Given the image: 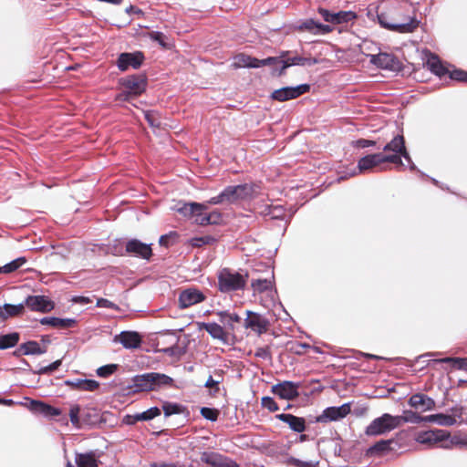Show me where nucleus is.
I'll return each mask as SVG.
<instances>
[{"mask_svg": "<svg viewBox=\"0 0 467 467\" xmlns=\"http://www.w3.org/2000/svg\"><path fill=\"white\" fill-rule=\"evenodd\" d=\"M317 13L327 24H323L314 18H306L298 22L296 29L315 36H325L333 31L334 28L331 25L348 24L358 17L357 13L350 10L334 12L324 7H318Z\"/></svg>", "mask_w": 467, "mask_h": 467, "instance_id": "obj_1", "label": "nucleus"}, {"mask_svg": "<svg viewBox=\"0 0 467 467\" xmlns=\"http://www.w3.org/2000/svg\"><path fill=\"white\" fill-rule=\"evenodd\" d=\"M261 187L256 182L226 186L218 195L208 200L211 204H235L258 196Z\"/></svg>", "mask_w": 467, "mask_h": 467, "instance_id": "obj_2", "label": "nucleus"}, {"mask_svg": "<svg viewBox=\"0 0 467 467\" xmlns=\"http://www.w3.org/2000/svg\"><path fill=\"white\" fill-rule=\"evenodd\" d=\"M122 90L115 96L116 102H131L143 94L148 88L146 74H131L119 79Z\"/></svg>", "mask_w": 467, "mask_h": 467, "instance_id": "obj_3", "label": "nucleus"}, {"mask_svg": "<svg viewBox=\"0 0 467 467\" xmlns=\"http://www.w3.org/2000/svg\"><path fill=\"white\" fill-rule=\"evenodd\" d=\"M248 274L230 268H223L218 273V289L222 293L242 290L246 285Z\"/></svg>", "mask_w": 467, "mask_h": 467, "instance_id": "obj_4", "label": "nucleus"}, {"mask_svg": "<svg viewBox=\"0 0 467 467\" xmlns=\"http://www.w3.org/2000/svg\"><path fill=\"white\" fill-rule=\"evenodd\" d=\"M384 162H390L400 165L402 164V161L397 154H385L382 152L368 154L359 159L358 161L357 170H354L350 173V176H355L358 173H363L368 171H371L373 168Z\"/></svg>", "mask_w": 467, "mask_h": 467, "instance_id": "obj_5", "label": "nucleus"}, {"mask_svg": "<svg viewBox=\"0 0 467 467\" xmlns=\"http://www.w3.org/2000/svg\"><path fill=\"white\" fill-rule=\"evenodd\" d=\"M397 428H399V420L389 413H384L367 426L365 434L376 437L384 435Z\"/></svg>", "mask_w": 467, "mask_h": 467, "instance_id": "obj_6", "label": "nucleus"}, {"mask_svg": "<svg viewBox=\"0 0 467 467\" xmlns=\"http://www.w3.org/2000/svg\"><path fill=\"white\" fill-rule=\"evenodd\" d=\"M114 254L117 255H130L150 261L153 253L151 244H146L137 238L130 239L125 244V253L122 252L121 248L118 249L115 247Z\"/></svg>", "mask_w": 467, "mask_h": 467, "instance_id": "obj_7", "label": "nucleus"}, {"mask_svg": "<svg viewBox=\"0 0 467 467\" xmlns=\"http://www.w3.org/2000/svg\"><path fill=\"white\" fill-rule=\"evenodd\" d=\"M310 85L304 83L297 86H286L274 90L270 99L278 102H285L290 99H295L301 95L307 93L310 90Z\"/></svg>", "mask_w": 467, "mask_h": 467, "instance_id": "obj_8", "label": "nucleus"}, {"mask_svg": "<svg viewBox=\"0 0 467 467\" xmlns=\"http://www.w3.org/2000/svg\"><path fill=\"white\" fill-rule=\"evenodd\" d=\"M145 60V55L142 51L122 52L119 54L116 66L119 71L125 72L129 68L139 69Z\"/></svg>", "mask_w": 467, "mask_h": 467, "instance_id": "obj_9", "label": "nucleus"}, {"mask_svg": "<svg viewBox=\"0 0 467 467\" xmlns=\"http://www.w3.org/2000/svg\"><path fill=\"white\" fill-rule=\"evenodd\" d=\"M369 57L370 63L379 68L393 72H400L402 70V63L393 54L380 52L377 55H370Z\"/></svg>", "mask_w": 467, "mask_h": 467, "instance_id": "obj_10", "label": "nucleus"}, {"mask_svg": "<svg viewBox=\"0 0 467 467\" xmlns=\"http://www.w3.org/2000/svg\"><path fill=\"white\" fill-rule=\"evenodd\" d=\"M351 411V403L346 402L340 406L326 408L320 415L316 417V422L327 423L337 421L345 418Z\"/></svg>", "mask_w": 467, "mask_h": 467, "instance_id": "obj_11", "label": "nucleus"}, {"mask_svg": "<svg viewBox=\"0 0 467 467\" xmlns=\"http://www.w3.org/2000/svg\"><path fill=\"white\" fill-rule=\"evenodd\" d=\"M301 383L292 380H284L271 387V392L278 396L281 400H294L299 397V388Z\"/></svg>", "mask_w": 467, "mask_h": 467, "instance_id": "obj_12", "label": "nucleus"}, {"mask_svg": "<svg viewBox=\"0 0 467 467\" xmlns=\"http://www.w3.org/2000/svg\"><path fill=\"white\" fill-rule=\"evenodd\" d=\"M244 326L258 335H262L268 330L270 321L265 317L258 313L247 310L246 318L244 320Z\"/></svg>", "mask_w": 467, "mask_h": 467, "instance_id": "obj_13", "label": "nucleus"}, {"mask_svg": "<svg viewBox=\"0 0 467 467\" xmlns=\"http://www.w3.org/2000/svg\"><path fill=\"white\" fill-rule=\"evenodd\" d=\"M449 437L450 433L447 431L435 429L418 432L415 441L419 443L431 446L441 441L447 442Z\"/></svg>", "mask_w": 467, "mask_h": 467, "instance_id": "obj_14", "label": "nucleus"}, {"mask_svg": "<svg viewBox=\"0 0 467 467\" xmlns=\"http://www.w3.org/2000/svg\"><path fill=\"white\" fill-rule=\"evenodd\" d=\"M25 305L31 311L48 313L55 308V303L48 296L43 295L27 296Z\"/></svg>", "mask_w": 467, "mask_h": 467, "instance_id": "obj_15", "label": "nucleus"}, {"mask_svg": "<svg viewBox=\"0 0 467 467\" xmlns=\"http://www.w3.org/2000/svg\"><path fill=\"white\" fill-rule=\"evenodd\" d=\"M419 26V21L415 17H409L404 20L396 18L395 23L388 24L386 20H380V26L398 33H411Z\"/></svg>", "mask_w": 467, "mask_h": 467, "instance_id": "obj_16", "label": "nucleus"}, {"mask_svg": "<svg viewBox=\"0 0 467 467\" xmlns=\"http://www.w3.org/2000/svg\"><path fill=\"white\" fill-rule=\"evenodd\" d=\"M114 342L119 343L126 349H136L142 344V337L137 331L124 330L114 337Z\"/></svg>", "mask_w": 467, "mask_h": 467, "instance_id": "obj_17", "label": "nucleus"}, {"mask_svg": "<svg viewBox=\"0 0 467 467\" xmlns=\"http://www.w3.org/2000/svg\"><path fill=\"white\" fill-rule=\"evenodd\" d=\"M29 401L27 408L34 413L41 414L45 417L54 418L62 414V410L59 408L53 407L42 400H31L29 398H25Z\"/></svg>", "mask_w": 467, "mask_h": 467, "instance_id": "obj_18", "label": "nucleus"}, {"mask_svg": "<svg viewBox=\"0 0 467 467\" xmlns=\"http://www.w3.org/2000/svg\"><path fill=\"white\" fill-rule=\"evenodd\" d=\"M423 54L425 56V65L432 74L439 78H442L447 74L450 75L451 71L443 65L438 55L428 49H425Z\"/></svg>", "mask_w": 467, "mask_h": 467, "instance_id": "obj_19", "label": "nucleus"}, {"mask_svg": "<svg viewBox=\"0 0 467 467\" xmlns=\"http://www.w3.org/2000/svg\"><path fill=\"white\" fill-rule=\"evenodd\" d=\"M201 461L211 467H240L235 461L215 452L203 451Z\"/></svg>", "mask_w": 467, "mask_h": 467, "instance_id": "obj_20", "label": "nucleus"}, {"mask_svg": "<svg viewBox=\"0 0 467 467\" xmlns=\"http://www.w3.org/2000/svg\"><path fill=\"white\" fill-rule=\"evenodd\" d=\"M204 298L205 297L201 291L194 288H188L180 293L179 306L180 308L184 309L203 301Z\"/></svg>", "mask_w": 467, "mask_h": 467, "instance_id": "obj_21", "label": "nucleus"}, {"mask_svg": "<svg viewBox=\"0 0 467 467\" xmlns=\"http://www.w3.org/2000/svg\"><path fill=\"white\" fill-rule=\"evenodd\" d=\"M161 414V410L157 407L153 406L145 411L135 413L133 415L127 414L123 418V422L127 425H134L138 421H149L156 417L160 416Z\"/></svg>", "mask_w": 467, "mask_h": 467, "instance_id": "obj_22", "label": "nucleus"}, {"mask_svg": "<svg viewBox=\"0 0 467 467\" xmlns=\"http://www.w3.org/2000/svg\"><path fill=\"white\" fill-rule=\"evenodd\" d=\"M275 418L288 425L291 431L303 433L306 429V422L305 418L293 415L291 413H279Z\"/></svg>", "mask_w": 467, "mask_h": 467, "instance_id": "obj_23", "label": "nucleus"}, {"mask_svg": "<svg viewBox=\"0 0 467 467\" xmlns=\"http://www.w3.org/2000/svg\"><path fill=\"white\" fill-rule=\"evenodd\" d=\"M452 415L444 413H436L426 416V422L436 423L440 426H453L456 424V416H461V410L458 408H451Z\"/></svg>", "mask_w": 467, "mask_h": 467, "instance_id": "obj_24", "label": "nucleus"}, {"mask_svg": "<svg viewBox=\"0 0 467 467\" xmlns=\"http://www.w3.org/2000/svg\"><path fill=\"white\" fill-rule=\"evenodd\" d=\"M408 403L410 407L422 412L432 410L435 408L434 400L422 393H415L411 395Z\"/></svg>", "mask_w": 467, "mask_h": 467, "instance_id": "obj_25", "label": "nucleus"}, {"mask_svg": "<svg viewBox=\"0 0 467 467\" xmlns=\"http://www.w3.org/2000/svg\"><path fill=\"white\" fill-rule=\"evenodd\" d=\"M41 325L50 326L55 328L66 330L74 327L78 320L72 317H44L39 320Z\"/></svg>", "mask_w": 467, "mask_h": 467, "instance_id": "obj_26", "label": "nucleus"}, {"mask_svg": "<svg viewBox=\"0 0 467 467\" xmlns=\"http://www.w3.org/2000/svg\"><path fill=\"white\" fill-rule=\"evenodd\" d=\"M285 55V57L281 61V70L287 69L293 66H314L318 63L317 58L316 57H305L298 55L290 56Z\"/></svg>", "mask_w": 467, "mask_h": 467, "instance_id": "obj_27", "label": "nucleus"}, {"mask_svg": "<svg viewBox=\"0 0 467 467\" xmlns=\"http://www.w3.org/2000/svg\"><path fill=\"white\" fill-rule=\"evenodd\" d=\"M159 335L170 337L172 341V344L170 347L160 349V352H162L169 357H180L184 353V350L178 346L180 337L176 335V332L166 329L160 331Z\"/></svg>", "mask_w": 467, "mask_h": 467, "instance_id": "obj_28", "label": "nucleus"}, {"mask_svg": "<svg viewBox=\"0 0 467 467\" xmlns=\"http://www.w3.org/2000/svg\"><path fill=\"white\" fill-rule=\"evenodd\" d=\"M151 391H158L166 387H171L174 380L171 377L160 372H148Z\"/></svg>", "mask_w": 467, "mask_h": 467, "instance_id": "obj_29", "label": "nucleus"}, {"mask_svg": "<svg viewBox=\"0 0 467 467\" xmlns=\"http://www.w3.org/2000/svg\"><path fill=\"white\" fill-rule=\"evenodd\" d=\"M81 420L83 425L88 427H96L105 421L102 420L100 411L92 407H86L82 409Z\"/></svg>", "mask_w": 467, "mask_h": 467, "instance_id": "obj_30", "label": "nucleus"}, {"mask_svg": "<svg viewBox=\"0 0 467 467\" xmlns=\"http://www.w3.org/2000/svg\"><path fill=\"white\" fill-rule=\"evenodd\" d=\"M64 384L72 389L82 391H94L99 387V383L97 380L88 379H66Z\"/></svg>", "mask_w": 467, "mask_h": 467, "instance_id": "obj_31", "label": "nucleus"}, {"mask_svg": "<svg viewBox=\"0 0 467 467\" xmlns=\"http://www.w3.org/2000/svg\"><path fill=\"white\" fill-rule=\"evenodd\" d=\"M99 454L97 451H89L84 453H76L75 462L77 467H99Z\"/></svg>", "mask_w": 467, "mask_h": 467, "instance_id": "obj_32", "label": "nucleus"}, {"mask_svg": "<svg viewBox=\"0 0 467 467\" xmlns=\"http://www.w3.org/2000/svg\"><path fill=\"white\" fill-rule=\"evenodd\" d=\"M202 207L201 202H179L176 203L171 209L180 214H182L183 217L192 220L194 216V213H197Z\"/></svg>", "mask_w": 467, "mask_h": 467, "instance_id": "obj_33", "label": "nucleus"}, {"mask_svg": "<svg viewBox=\"0 0 467 467\" xmlns=\"http://www.w3.org/2000/svg\"><path fill=\"white\" fill-rule=\"evenodd\" d=\"M394 442V439L380 440L367 449L366 456L372 457L387 453L392 450L391 444Z\"/></svg>", "mask_w": 467, "mask_h": 467, "instance_id": "obj_34", "label": "nucleus"}, {"mask_svg": "<svg viewBox=\"0 0 467 467\" xmlns=\"http://www.w3.org/2000/svg\"><path fill=\"white\" fill-rule=\"evenodd\" d=\"M386 152L391 151V154H397L401 159V154L406 150L405 140L403 135L397 134L392 140L382 147Z\"/></svg>", "mask_w": 467, "mask_h": 467, "instance_id": "obj_35", "label": "nucleus"}, {"mask_svg": "<svg viewBox=\"0 0 467 467\" xmlns=\"http://www.w3.org/2000/svg\"><path fill=\"white\" fill-rule=\"evenodd\" d=\"M131 381L132 385L129 386V388L132 389L133 393L151 391L148 372L135 375Z\"/></svg>", "mask_w": 467, "mask_h": 467, "instance_id": "obj_36", "label": "nucleus"}, {"mask_svg": "<svg viewBox=\"0 0 467 467\" xmlns=\"http://www.w3.org/2000/svg\"><path fill=\"white\" fill-rule=\"evenodd\" d=\"M199 327L200 329H205V331L214 339H219L223 342H226L227 340V334L224 332L223 327L215 322L200 323Z\"/></svg>", "mask_w": 467, "mask_h": 467, "instance_id": "obj_37", "label": "nucleus"}, {"mask_svg": "<svg viewBox=\"0 0 467 467\" xmlns=\"http://www.w3.org/2000/svg\"><path fill=\"white\" fill-rule=\"evenodd\" d=\"M161 410H163L165 418H169L172 415H179L184 413L189 414L187 408L184 405L177 402L163 401Z\"/></svg>", "mask_w": 467, "mask_h": 467, "instance_id": "obj_38", "label": "nucleus"}, {"mask_svg": "<svg viewBox=\"0 0 467 467\" xmlns=\"http://www.w3.org/2000/svg\"><path fill=\"white\" fill-rule=\"evenodd\" d=\"M395 418L399 420V427L404 422L412 424L426 422V416H421L418 412L410 410H404L402 415H397Z\"/></svg>", "mask_w": 467, "mask_h": 467, "instance_id": "obj_39", "label": "nucleus"}, {"mask_svg": "<svg viewBox=\"0 0 467 467\" xmlns=\"http://www.w3.org/2000/svg\"><path fill=\"white\" fill-rule=\"evenodd\" d=\"M219 320L229 329H234V323H240L242 318L236 313H230L228 311H219L217 313Z\"/></svg>", "mask_w": 467, "mask_h": 467, "instance_id": "obj_40", "label": "nucleus"}, {"mask_svg": "<svg viewBox=\"0 0 467 467\" xmlns=\"http://www.w3.org/2000/svg\"><path fill=\"white\" fill-rule=\"evenodd\" d=\"M432 362L451 364L452 367L457 369L467 371V358L446 357V358L432 359Z\"/></svg>", "mask_w": 467, "mask_h": 467, "instance_id": "obj_41", "label": "nucleus"}, {"mask_svg": "<svg viewBox=\"0 0 467 467\" xmlns=\"http://www.w3.org/2000/svg\"><path fill=\"white\" fill-rule=\"evenodd\" d=\"M202 207L198 209L199 211L197 213H194V216L192 218V221L201 226L210 225L209 222V216L208 213L206 212L208 210L209 205H212L211 203H208L207 202H201Z\"/></svg>", "mask_w": 467, "mask_h": 467, "instance_id": "obj_42", "label": "nucleus"}, {"mask_svg": "<svg viewBox=\"0 0 467 467\" xmlns=\"http://www.w3.org/2000/svg\"><path fill=\"white\" fill-rule=\"evenodd\" d=\"M20 339L18 332L0 335V350L7 349L17 345Z\"/></svg>", "mask_w": 467, "mask_h": 467, "instance_id": "obj_43", "label": "nucleus"}, {"mask_svg": "<svg viewBox=\"0 0 467 467\" xmlns=\"http://www.w3.org/2000/svg\"><path fill=\"white\" fill-rule=\"evenodd\" d=\"M22 348L25 351V356L30 355H42L47 352L46 347H41L36 340H28L22 344Z\"/></svg>", "mask_w": 467, "mask_h": 467, "instance_id": "obj_44", "label": "nucleus"}, {"mask_svg": "<svg viewBox=\"0 0 467 467\" xmlns=\"http://www.w3.org/2000/svg\"><path fill=\"white\" fill-rule=\"evenodd\" d=\"M25 306H26L25 300L22 303H19L16 305L8 304V303L4 304V308L5 311V319H7L10 317H16V316L22 315L25 310Z\"/></svg>", "mask_w": 467, "mask_h": 467, "instance_id": "obj_45", "label": "nucleus"}, {"mask_svg": "<svg viewBox=\"0 0 467 467\" xmlns=\"http://www.w3.org/2000/svg\"><path fill=\"white\" fill-rule=\"evenodd\" d=\"M26 259L24 256H20L16 258L15 260H12L11 262L5 264L3 266H0L1 274H10L17 269H19L24 264H26Z\"/></svg>", "mask_w": 467, "mask_h": 467, "instance_id": "obj_46", "label": "nucleus"}, {"mask_svg": "<svg viewBox=\"0 0 467 467\" xmlns=\"http://www.w3.org/2000/svg\"><path fill=\"white\" fill-rule=\"evenodd\" d=\"M251 285L254 292L264 293L272 288V280L268 278L253 279Z\"/></svg>", "mask_w": 467, "mask_h": 467, "instance_id": "obj_47", "label": "nucleus"}, {"mask_svg": "<svg viewBox=\"0 0 467 467\" xmlns=\"http://www.w3.org/2000/svg\"><path fill=\"white\" fill-rule=\"evenodd\" d=\"M82 408L78 404L71 406L69 410V418L71 423L78 429H80L83 425L81 420Z\"/></svg>", "mask_w": 467, "mask_h": 467, "instance_id": "obj_48", "label": "nucleus"}, {"mask_svg": "<svg viewBox=\"0 0 467 467\" xmlns=\"http://www.w3.org/2000/svg\"><path fill=\"white\" fill-rule=\"evenodd\" d=\"M150 40L158 43L163 48H171L168 36L161 31H151L149 35Z\"/></svg>", "mask_w": 467, "mask_h": 467, "instance_id": "obj_49", "label": "nucleus"}, {"mask_svg": "<svg viewBox=\"0 0 467 467\" xmlns=\"http://www.w3.org/2000/svg\"><path fill=\"white\" fill-rule=\"evenodd\" d=\"M292 51H281L276 57H268L261 59L262 67L270 66L271 68L275 67L276 65H281L282 59L285 57V55L292 54Z\"/></svg>", "mask_w": 467, "mask_h": 467, "instance_id": "obj_50", "label": "nucleus"}, {"mask_svg": "<svg viewBox=\"0 0 467 467\" xmlns=\"http://www.w3.org/2000/svg\"><path fill=\"white\" fill-rule=\"evenodd\" d=\"M200 413H201L202 417H203L205 420H210L212 422L216 421L220 415L219 410H217L215 408H210V407H202L200 410Z\"/></svg>", "mask_w": 467, "mask_h": 467, "instance_id": "obj_51", "label": "nucleus"}, {"mask_svg": "<svg viewBox=\"0 0 467 467\" xmlns=\"http://www.w3.org/2000/svg\"><path fill=\"white\" fill-rule=\"evenodd\" d=\"M251 62V56L245 55V54H239L234 57V61L233 63V67L234 68H241V67H248L250 68L253 67Z\"/></svg>", "mask_w": 467, "mask_h": 467, "instance_id": "obj_52", "label": "nucleus"}, {"mask_svg": "<svg viewBox=\"0 0 467 467\" xmlns=\"http://www.w3.org/2000/svg\"><path fill=\"white\" fill-rule=\"evenodd\" d=\"M178 237V233L171 231L166 234H162L159 239V244L161 246L170 247L177 241Z\"/></svg>", "mask_w": 467, "mask_h": 467, "instance_id": "obj_53", "label": "nucleus"}, {"mask_svg": "<svg viewBox=\"0 0 467 467\" xmlns=\"http://www.w3.org/2000/svg\"><path fill=\"white\" fill-rule=\"evenodd\" d=\"M397 13V9L391 8L388 12L378 10L377 18L378 22L380 25V20H386L388 24H393L396 21V17L394 15Z\"/></svg>", "mask_w": 467, "mask_h": 467, "instance_id": "obj_54", "label": "nucleus"}, {"mask_svg": "<svg viewBox=\"0 0 467 467\" xmlns=\"http://www.w3.org/2000/svg\"><path fill=\"white\" fill-rule=\"evenodd\" d=\"M217 242V239L212 235H204L201 237H194L191 239V244L194 247H201L204 244H213Z\"/></svg>", "mask_w": 467, "mask_h": 467, "instance_id": "obj_55", "label": "nucleus"}, {"mask_svg": "<svg viewBox=\"0 0 467 467\" xmlns=\"http://www.w3.org/2000/svg\"><path fill=\"white\" fill-rule=\"evenodd\" d=\"M118 364H107L97 369V375L100 378H108L118 370Z\"/></svg>", "mask_w": 467, "mask_h": 467, "instance_id": "obj_56", "label": "nucleus"}, {"mask_svg": "<svg viewBox=\"0 0 467 467\" xmlns=\"http://www.w3.org/2000/svg\"><path fill=\"white\" fill-rule=\"evenodd\" d=\"M61 364H62V360L57 359L47 366L39 368L37 370L34 371V373L38 374V375L50 374V373L54 372L55 370H57L61 366Z\"/></svg>", "mask_w": 467, "mask_h": 467, "instance_id": "obj_57", "label": "nucleus"}, {"mask_svg": "<svg viewBox=\"0 0 467 467\" xmlns=\"http://www.w3.org/2000/svg\"><path fill=\"white\" fill-rule=\"evenodd\" d=\"M261 405L263 408L267 409L271 412H275L279 410L278 404L270 396H265L261 399Z\"/></svg>", "mask_w": 467, "mask_h": 467, "instance_id": "obj_58", "label": "nucleus"}, {"mask_svg": "<svg viewBox=\"0 0 467 467\" xmlns=\"http://www.w3.org/2000/svg\"><path fill=\"white\" fill-rule=\"evenodd\" d=\"M144 118L150 127L159 128L161 126V121H160L159 118L157 117V114L155 111H152V110L144 111Z\"/></svg>", "mask_w": 467, "mask_h": 467, "instance_id": "obj_59", "label": "nucleus"}, {"mask_svg": "<svg viewBox=\"0 0 467 467\" xmlns=\"http://www.w3.org/2000/svg\"><path fill=\"white\" fill-rule=\"evenodd\" d=\"M268 214L271 215L272 219L283 220L285 216V209L281 205L269 206Z\"/></svg>", "mask_w": 467, "mask_h": 467, "instance_id": "obj_60", "label": "nucleus"}, {"mask_svg": "<svg viewBox=\"0 0 467 467\" xmlns=\"http://www.w3.org/2000/svg\"><path fill=\"white\" fill-rule=\"evenodd\" d=\"M450 78L451 80L467 83V71L462 69H453L450 72Z\"/></svg>", "mask_w": 467, "mask_h": 467, "instance_id": "obj_61", "label": "nucleus"}, {"mask_svg": "<svg viewBox=\"0 0 467 467\" xmlns=\"http://www.w3.org/2000/svg\"><path fill=\"white\" fill-rule=\"evenodd\" d=\"M208 216H209L210 225L220 224L221 222L223 221V214L217 209L213 210L212 212L208 213Z\"/></svg>", "mask_w": 467, "mask_h": 467, "instance_id": "obj_62", "label": "nucleus"}, {"mask_svg": "<svg viewBox=\"0 0 467 467\" xmlns=\"http://www.w3.org/2000/svg\"><path fill=\"white\" fill-rule=\"evenodd\" d=\"M96 306L113 310L119 309V306L115 303L102 297L97 299Z\"/></svg>", "mask_w": 467, "mask_h": 467, "instance_id": "obj_63", "label": "nucleus"}, {"mask_svg": "<svg viewBox=\"0 0 467 467\" xmlns=\"http://www.w3.org/2000/svg\"><path fill=\"white\" fill-rule=\"evenodd\" d=\"M376 145V141L368 139H358L353 141V146L358 149H365L368 147H374Z\"/></svg>", "mask_w": 467, "mask_h": 467, "instance_id": "obj_64", "label": "nucleus"}]
</instances>
